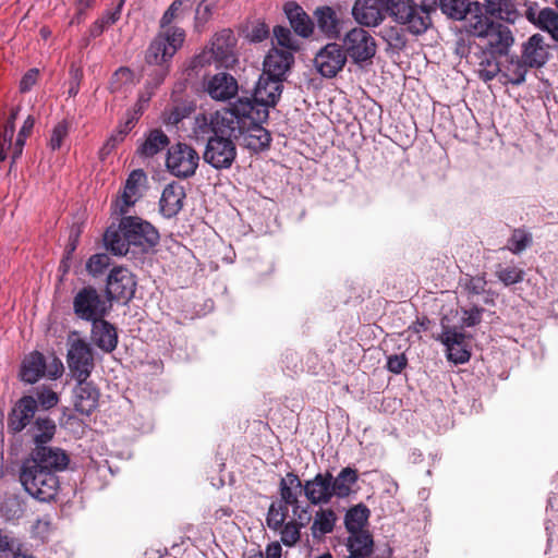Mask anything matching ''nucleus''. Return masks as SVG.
<instances>
[{
	"mask_svg": "<svg viewBox=\"0 0 558 558\" xmlns=\"http://www.w3.org/2000/svg\"><path fill=\"white\" fill-rule=\"evenodd\" d=\"M439 8L444 14L452 20H463L471 15L468 22L470 35L485 40L482 45L461 46L459 66H473L486 70L494 66L501 70L502 59L507 60L508 49L513 43L510 29L499 23H495L483 13L472 14L469 0H439Z\"/></svg>",
	"mask_w": 558,
	"mask_h": 558,
	"instance_id": "1",
	"label": "nucleus"
},
{
	"mask_svg": "<svg viewBox=\"0 0 558 558\" xmlns=\"http://www.w3.org/2000/svg\"><path fill=\"white\" fill-rule=\"evenodd\" d=\"M192 0H174L159 21V32L146 50L145 60L148 65L163 66L183 46L185 31L173 24L181 20L191 8Z\"/></svg>",
	"mask_w": 558,
	"mask_h": 558,
	"instance_id": "2",
	"label": "nucleus"
},
{
	"mask_svg": "<svg viewBox=\"0 0 558 558\" xmlns=\"http://www.w3.org/2000/svg\"><path fill=\"white\" fill-rule=\"evenodd\" d=\"M233 112L236 113L235 120L240 126V144L253 151L268 147L271 137L262 123L268 119L269 111L265 108L254 109L247 101H236Z\"/></svg>",
	"mask_w": 558,
	"mask_h": 558,
	"instance_id": "3",
	"label": "nucleus"
},
{
	"mask_svg": "<svg viewBox=\"0 0 558 558\" xmlns=\"http://www.w3.org/2000/svg\"><path fill=\"white\" fill-rule=\"evenodd\" d=\"M20 482L24 489L39 501L52 500L59 488L56 474L45 471L33 460H24L20 470Z\"/></svg>",
	"mask_w": 558,
	"mask_h": 558,
	"instance_id": "4",
	"label": "nucleus"
},
{
	"mask_svg": "<svg viewBox=\"0 0 558 558\" xmlns=\"http://www.w3.org/2000/svg\"><path fill=\"white\" fill-rule=\"evenodd\" d=\"M239 123H234V134L209 136L203 154L204 161L217 170L229 169L236 158V142L241 138Z\"/></svg>",
	"mask_w": 558,
	"mask_h": 558,
	"instance_id": "5",
	"label": "nucleus"
},
{
	"mask_svg": "<svg viewBox=\"0 0 558 558\" xmlns=\"http://www.w3.org/2000/svg\"><path fill=\"white\" fill-rule=\"evenodd\" d=\"M387 11L412 34L420 35L430 25L427 5L417 7L412 0H387Z\"/></svg>",
	"mask_w": 558,
	"mask_h": 558,
	"instance_id": "6",
	"label": "nucleus"
},
{
	"mask_svg": "<svg viewBox=\"0 0 558 558\" xmlns=\"http://www.w3.org/2000/svg\"><path fill=\"white\" fill-rule=\"evenodd\" d=\"M235 119L236 113L233 112V107L210 114L199 113L194 118L193 137L204 140L218 134H234V123H239Z\"/></svg>",
	"mask_w": 558,
	"mask_h": 558,
	"instance_id": "7",
	"label": "nucleus"
},
{
	"mask_svg": "<svg viewBox=\"0 0 558 558\" xmlns=\"http://www.w3.org/2000/svg\"><path fill=\"white\" fill-rule=\"evenodd\" d=\"M286 73L287 72H262L253 98H241L238 101H247L254 109L265 108L268 111V109L275 107L280 99Z\"/></svg>",
	"mask_w": 558,
	"mask_h": 558,
	"instance_id": "8",
	"label": "nucleus"
},
{
	"mask_svg": "<svg viewBox=\"0 0 558 558\" xmlns=\"http://www.w3.org/2000/svg\"><path fill=\"white\" fill-rule=\"evenodd\" d=\"M110 301L105 300L92 286L78 290L73 298V312L83 320L94 322L104 318L110 310Z\"/></svg>",
	"mask_w": 558,
	"mask_h": 558,
	"instance_id": "9",
	"label": "nucleus"
},
{
	"mask_svg": "<svg viewBox=\"0 0 558 558\" xmlns=\"http://www.w3.org/2000/svg\"><path fill=\"white\" fill-rule=\"evenodd\" d=\"M66 362L69 369L76 380L87 379L94 367V355L90 345L76 333L68 339Z\"/></svg>",
	"mask_w": 558,
	"mask_h": 558,
	"instance_id": "10",
	"label": "nucleus"
},
{
	"mask_svg": "<svg viewBox=\"0 0 558 558\" xmlns=\"http://www.w3.org/2000/svg\"><path fill=\"white\" fill-rule=\"evenodd\" d=\"M199 163L198 153L190 145L177 143L169 147L166 165L168 170L177 178L192 177Z\"/></svg>",
	"mask_w": 558,
	"mask_h": 558,
	"instance_id": "11",
	"label": "nucleus"
},
{
	"mask_svg": "<svg viewBox=\"0 0 558 558\" xmlns=\"http://www.w3.org/2000/svg\"><path fill=\"white\" fill-rule=\"evenodd\" d=\"M122 230L126 232V241L131 245L146 252L159 241V233L156 228L138 217L124 216L121 218Z\"/></svg>",
	"mask_w": 558,
	"mask_h": 558,
	"instance_id": "12",
	"label": "nucleus"
},
{
	"mask_svg": "<svg viewBox=\"0 0 558 558\" xmlns=\"http://www.w3.org/2000/svg\"><path fill=\"white\" fill-rule=\"evenodd\" d=\"M236 38L232 29L223 28L214 34L208 43V48L214 52L216 68L230 70L238 63L235 54Z\"/></svg>",
	"mask_w": 558,
	"mask_h": 558,
	"instance_id": "13",
	"label": "nucleus"
},
{
	"mask_svg": "<svg viewBox=\"0 0 558 558\" xmlns=\"http://www.w3.org/2000/svg\"><path fill=\"white\" fill-rule=\"evenodd\" d=\"M347 56L362 65L363 62L371 60L376 53V44L371 34L360 27H355L347 33L343 39Z\"/></svg>",
	"mask_w": 558,
	"mask_h": 558,
	"instance_id": "14",
	"label": "nucleus"
},
{
	"mask_svg": "<svg viewBox=\"0 0 558 558\" xmlns=\"http://www.w3.org/2000/svg\"><path fill=\"white\" fill-rule=\"evenodd\" d=\"M136 281L133 274L124 267H114L108 275L106 294L108 301H129L133 298Z\"/></svg>",
	"mask_w": 558,
	"mask_h": 558,
	"instance_id": "15",
	"label": "nucleus"
},
{
	"mask_svg": "<svg viewBox=\"0 0 558 558\" xmlns=\"http://www.w3.org/2000/svg\"><path fill=\"white\" fill-rule=\"evenodd\" d=\"M303 492V483L300 477L289 472L279 482L280 499L291 504L293 517H299L303 522L308 519L310 507L302 506L299 497Z\"/></svg>",
	"mask_w": 558,
	"mask_h": 558,
	"instance_id": "16",
	"label": "nucleus"
},
{
	"mask_svg": "<svg viewBox=\"0 0 558 558\" xmlns=\"http://www.w3.org/2000/svg\"><path fill=\"white\" fill-rule=\"evenodd\" d=\"M37 401L32 396H24L19 399L8 414V432L10 434L21 433L35 416Z\"/></svg>",
	"mask_w": 558,
	"mask_h": 558,
	"instance_id": "17",
	"label": "nucleus"
},
{
	"mask_svg": "<svg viewBox=\"0 0 558 558\" xmlns=\"http://www.w3.org/2000/svg\"><path fill=\"white\" fill-rule=\"evenodd\" d=\"M26 460L35 461L40 469L56 475L65 470L69 464V457L63 450L47 446H36Z\"/></svg>",
	"mask_w": 558,
	"mask_h": 558,
	"instance_id": "18",
	"label": "nucleus"
},
{
	"mask_svg": "<svg viewBox=\"0 0 558 558\" xmlns=\"http://www.w3.org/2000/svg\"><path fill=\"white\" fill-rule=\"evenodd\" d=\"M332 474L330 472L317 473L312 480L303 483V492L310 504L326 505L333 497L331 489Z\"/></svg>",
	"mask_w": 558,
	"mask_h": 558,
	"instance_id": "19",
	"label": "nucleus"
},
{
	"mask_svg": "<svg viewBox=\"0 0 558 558\" xmlns=\"http://www.w3.org/2000/svg\"><path fill=\"white\" fill-rule=\"evenodd\" d=\"M447 351V357L454 364H463L469 361L471 354L468 350L465 336L453 328L444 327L441 335L437 338Z\"/></svg>",
	"mask_w": 558,
	"mask_h": 558,
	"instance_id": "20",
	"label": "nucleus"
},
{
	"mask_svg": "<svg viewBox=\"0 0 558 558\" xmlns=\"http://www.w3.org/2000/svg\"><path fill=\"white\" fill-rule=\"evenodd\" d=\"M146 181V174L142 169L133 170L128 177L123 193L114 204V211L125 215L129 208L133 206L141 197V186Z\"/></svg>",
	"mask_w": 558,
	"mask_h": 558,
	"instance_id": "21",
	"label": "nucleus"
},
{
	"mask_svg": "<svg viewBox=\"0 0 558 558\" xmlns=\"http://www.w3.org/2000/svg\"><path fill=\"white\" fill-rule=\"evenodd\" d=\"M283 12L294 34L302 38H308L314 33V22L304 9L294 1L283 5Z\"/></svg>",
	"mask_w": 558,
	"mask_h": 558,
	"instance_id": "22",
	"label": "nucleus"
},
{
	"mask_svg": "<svg viewBox=\"0 0 558 558\" xmlns=\"http://www.w3.org/2000/svg\"><path fill=\"white\" fill-rule=\"evenodd\" d=\"M238 89L236 80L228 72L215 74L206 84V92L216 100H229L236 95Z\"/></svg>",
	"mask_w": 558,
	"mask_h": 558,
	"instance_id": "23",
	"label": "nucleus"
},
{
	"mask_svg": "<svg viewBox=\"0 0 558 558\" xmlns=\"http://www.w3.org/2000/svg\"><path fill=\"white\" fill-rule=\"evenodd\" d=\"M92 342L106 353L112 352L118 344L117 329L104 318L92 322Z\"/></svg>",
	"mask_w": 558,
	"mask_h": 558,
	"instance_id": "24",
	"label": "nucleus"
},
{
	"mask_svg": "<svg viewBox=\"0 0 558 558\" xmlns=\"http://www.w3.org/2000/svg\"><path fill=\"white\" fill-rule=\"evenodd\" d=\"M347 57L342 46L336 43L327 44L314 58L316 70H342Z\"/></svg>",
	"mask_w": 558,
	"mask_h": 558,
	"instance_id": "25",
	"label": "nucleus"
},
{
	"mask_svg": "<svg viewBox=\"0 0 558 558\" xmlns=\"http://www.w3.org/2000/svg\"><path fill=\"white\" fill-rule=\"evenodd\" d=\"M76 381L74 408L77 412L89 415L98 405L99 390L87 379Z\"/></svg>",
	"mask_w": 558,
	"mask_h": 558,
	"instance_id": "26",
	"label": "nucleus"
},
{
	"mask_svg": "<svg viewBox=\"0 0 558 558\" xmlns=\"http://www.w3.org/2000/svg\"><path fill=\"white\" fill-rule=\"evenodd\" d=\"M352 13L356 22L365 26H376L384 19L379 0H356Z\"/></svg>",
	"mask_w": 558,
	"mask_h": 558,
	"instance_id": "27",
	"label": "nucleus"
},
{
	"mask_svg": "<svg viewBox=\"0 0 558 558\" xmlns=\"http://www.w3.org/2000/svg\"><path fill=\"white\" fill-rule=\"evenodd\" d=\"M548 58L547 46L539 35H533L523 46L520 63L523 66L541 68Z\"/></svg>",
	"mask_w": 558,
	"mask_h": 558,
	"instance_id": "28",
	"label": "nucleus"
},
{
	"mask_svg": "<svg viewBox=\"0 0 558 558\" xmlns=\"http://www.w3.org/2000/svg\"><path fill=\"white\" fill-rule=\"evenodd\" d=\"M184 198L183 186L175 183L168 184L163 189L159 202L161 214L167 218L175 216L182 209Z\"/></svg>",
	"mask_w": 558,
	"mask_h": 558,
	"instance_id": "29",
	"label": "nucleus"
},
{
	"mask_svg": "<svg viewBox=\"0 0 558 558\" xmlns=\"http://www.w3.org/2000/svg\"><path fill=\"white\" fill-rule=\"evenodd\" d=\"M46 375L45 356L38 352H32L22 362L20 378L26 384H35Z\"/></svg>",
	"mask_w": 558,
	"mask_h": 558,
	"instance_id": "30",
	"label": "nucleus"
},
{
	"mask_svg": "<svg viewBox=\"0 0 558 558\" xmlns=\"http://www.w3.org/2000/svg\"><path fill=\"white\" fill-rule=\"evenodd\" d=\"M318 29L328 38L340 36V21L335 10L330 7H318L314 11Z\"/></svg>",
	"mask_w": 558,
	"mask_h": 558,
	"instance_id": "31",
	"label": "nucleus"
},
{
	"mask_svg": "<svg viewBox=\"0 0 558 558\" xmlns=\"http://www.w3.org/2000/svg\"><path fill=\"white\" fill-rule=\"evenodd\" d=\"M347 547L350 555L347 558H367L373 553L374 541L368 531L349 533Z\"/></svg>",
	"mask_w": 558,
	"mask_h": 558,
	"instance_id": "32",
	"label": "nucleus"
},
{
	"mask_svg": "<svg viewBox=\"0 0 558 558\" xmlns=\"http://www.w3.org/2000/svg\"><path fill=\"white\" fill-rule=\"evenodd\" d=\"M106 248L114 255H126L131 248V242L126 241V232L122 230L121 222L118 228L109 227L104 235Z\"/></svg>",
	"mask_w": 558,
	"mask_h": 558,
	"instance_id": "33",
	"label": "nucleus"
},
{
	"mask_svg": "<svg viewBox=\"0 0 558 558\" xmlns=\"http://www.w3.org/2000/svg\"><path fill=\"white\" fill-rule=\"evenodd\" d=\"M484 8L488 15L508 23H514L520 15L512 0H485Z\"/></svg>",
	"mask_w": 558,
	"mask_h": 558,
	"instance_id": "34",
	"label": "nucleus"
},
{
	"mask_svg": "<svg viewBox=\"0 0 558 558\" xmlns=\"http://www.w3.org/2000/svg\"><path fill=\"white\" fill-rule=\"evenodd\" d=\"M337 522V514L332 509H319L314 517L311 532L315 539H322L326 534L333 531Z\"/></svg>",
	"mask_w": 558,
	"mask_h": 558,
	"instance_id": "35",
	"label": "nucleus"
},
{
	"mask_svg": "<svg viewBox=\"0 0 558 558\" xmlns=\"http://www.w3.org/2000/svg\"><path fill=\"white\" fill-rule=\"evenodd\" d=\"M357 471L352 468H344L340 473L331 480V489L333 496L339 498L348 497L352 490V486L357 482Z\"/></svg>",
	"mask_w": 558,
	"mask_h": 558,
	"instance_id": "36",
	"label": "nucleus"
},
{
	"mask_svg": "<svg viewBox=\"0 0 558 558\" xmlns=\"http://www.w3.org/2000/svg\"><path fill=\"white\" fill-rule=\"evenodd\" d=\"M294 63V54L279 48H271L265 56L263 70H290Z\"/></svg>",
	"mask_w": 558,
	"mask_h": 558,
	"instance_id": "37",
	"label": "nucleus"
},
{
	"mask_svg": "<svg viewBox=\"0 0 558 558\" xmlns=\"http://www.w3.org/2000/svg\"><path fill=\"white\" fill-rule=\"evenodd\" d=\"M312 517L308 512V519L302 521L299 517H294L290 521H286L282 526L279 527L281 542L286 546H294L301 537V529L307 525Z\"/></svg>",
	"mask_w": 558,
	"mask_h": 558,
	"instance_id": "38",
	"label": "nucleus"
},
{
	"mask_svg": "<svg viewBox=\"0 0 558 558\" xmlns=\"http://www.w3.org/2000/svg\"><path fill=\"white\" fill-rule=\"evenodd\" d=\"M369 510L360 504L349 509L344 517V525L349 533L365 531L364 526L368 521Z\"/></svg>",
	"mask_w": 558,
	"mask_h": 558,
	"instance_id": "39",
	"label": "nucleus"
},
{
	"mask_svg": "<svg viewBox=\"0 0 558 558\" xmlns=\"http://www.w3.org/2000/svg\"><path fill=\"white\" fill-rule=\"evenodd\" d=\"M57 426L53 420L49 417H37L32 427L33 439L36 446H45L49 442L56 433Z\"/></svg>",
	"mask_w": 558,
	"mask_h": 558,
	"instance_id": "40",
	"label": "nucleus"
},
{
	"mask_svg": "<svg viewBox=\"0 0 558 558\" xmlns=\"http://www.w3.org/2000/svg\"><path fill=\"white\" fill-rule=\"evenodd\" d=\"M494 274L505 287L522 282L525 276V271L513 264H498L496 265Z\"/></svg>",
	"mask_w": 558,
	"mask_h": 558,
	"instance_id": "41",
	"label": "nucleus"
},
{
	"mask_svg": "<svg viewBox=\"0 0 558 558\" xmlns=\"http://www.w3.org/2000/svg\"><path fill=\"white\" fill-rule=\"evenodd\" d=\"M289 507L291 504L280 499L274 501L267 512L266 522L270 530L278 531L280 526L287 521Z\"/></svg>",
	"mask_w": 558,
	"mask_h": 558,
	"instance_id": "42",
	"label": "nucleus"
},
{
	"mask_svg": "<svg viewBox=\"0 0 558 558\" xmlns=\"http://www.w3.org/2000/svg\"><path fill=\"white\" fill-rule=\"evenodd\" d=\"M169 144L168 136L161 130H153L140 148L143 156L151 157Z\"/></svg>",
	"mask_w": 558,
	"mask_h": 558,
	"instance_id": "43",
	"label": "nucleus"
},
{
	"mask_svg": "<svg viewBox=\"0 0 558 558\" xmlns=\"http://www.w3.org/2000/svg\"><path fill=\"white\" fill-rule=\"evenodd\" d=\"M220 0H202L195 11L194 29L196 33H203L205 25L211 19L218 9Z\"/></svg>",
	"mask_w": 558,
	"mask_h": 558,
	"instance_id": "44",
	"label": "nucleus"
},
{
	"mask_svg": "<svg viewBox=\"0 0 558 558\" xmlns=\"http://www.w3.org/2000/svg\"><path fill=\"white\" fill-rule=\"evenodd\" d=\"M272 33L277 45L284 48L283 50L291 51L294 54V52L301 49V41L287 26L277 25L274 27Z\"/></svg>",
	"mask_w": 558,
	"mask_h": 558,
	"instance_id": "45",
	"label": "nucleus"
},
{
	"mask_svg": "<svg viewBox=\"0 0 558 558\" xmlns=\"http://www.w3.org/2000/svg\"><path fill=\"white\" fill-rule=\"evenodd\" d=\"M480 78L488 83L497 78L501 84L508 83L512 85H520L525 81V72H477Z\"/></svg>",
	"mask_w": 558,
	"mask_h": 558,
	"instance_id": "46",
	"label": "nucleus"
},
{
	"mask_svg": "<svg viewBox=\"0 0 558 558\" xmlns=\"http://www.w3.org/2000/svg\"><path fill=\"white\" fill-rule=\"evenodd\" d=\"M536 24L543 31L548 32L551 37L558 41V13L553 9L546 8L539 11Z\"/></svg>",
	"mask_w": 558,
	"mask_h": 558,
	"instance_id": "47",
	"label": "nucleus"
},
{
	"mask_svg": "<svg viewBox=\"0 0 558 558\" xmlns=\"http://www.w3.org/2000/svg\"><path fill=\"white\" fill-rule=\"evenodd\" d=\"M532 243V235L522 229H514L508 240L507 250L513 254H520Z\"/></svg>",
	"mask_w": 558,
	"mask_h": 558,
	"instance_id": "48",
	"label": "nucleus"
},
{
	"mask_svg": "<svg viewBox=\"0 0 558 558\" xmlns=\"http://www.w3.org/2000/svg\"><path fill=\"white\" fill-rule=\"evenodd\" d=\"M110 265V257L105 254H94L92 255L86 263V270L93 275L97 276L101 274L108 266Z\"/></svg>",
	"mask_w": 558,
	"mask_h": 558,
	"instance_id": "49",
	"label": "nucleus"
},
{
	"mask_svg": "<svg viewBox=\"0 0 558 558\" xmlns=\"http://www.w3.org/2000/svg\"><path fill=\"white\" fill-rule=\"evenodd\" d=\"M211 64L216 66V59L214 58V52L210 51L208 46H205L204 49L198 54L193 57L186 70H198L202 68L209 66Z\"/></svg>",
	"mask_w": 558,
	"mask_h": 558,
	"instance_id": "50",
	"label": "nucleus"
},
{
	"mask_svg": "<svg viewBox=\"0 0 558 558\" xmlns=\"http://www.w3.org/2000/svg\"><path fill=\"white\" fill-rule=\"evenodd\" d=\"M69 134V123L66 121H61L52 130L49 146L52 150L59 149L64 141V138Z\"/></svg>",
	"mask_w": 558,
	"mask_h": 558,
	"instance_id": "51",
	"label": "nucleus"
},
{
	"mask_svg": "<svg viewBox=\"0 0 558 558\" xmlns=\"http://www.w3.org/2000/svg\"><path fill=\"white\" fill-rule=\"evenodd\" d=\"M338 72H308L305 73L304 84L306 88L318 89L324 78H333Z\"/></svg>",
	"mask_w": 558,
	"mask_h": 558,
	"instance_id": "52",
	"label": "nucleus"
},
{
	"mask_svg": "<svg viewBox=\"0 0 558 558\" xmlns=\"http://www.w3.org/2000/svg\"><path fill=\"white\" fill-rule=\"evenodd\" d=\"M193 111V107L190 105H180L174 106L169 112L166 118V123L177 125L180 123L184 118L189 117L191 112Z\"/></svg>",
	"mask_w": 558,
	"mask_h": 558,
	"instance_id": "53",
	"label": "nucleus"
},
{
	"mask_svg": "<svg viewBox=\"0 0 558 558\" xmlns=\"http://www.w3.org/2000/svg\"><path fill=\"white\" fill-rule=\"evenodd\" d=\"M487 281L485 276H469L464 279L463 287L471 294H482L485 291Z\"/></svg>",
	"mask_w": 558,
	"mask_h": 558,
	"instance_id": "54",
	"label": "nucleus"
},
{
	"mask_svg": "<svg viewBox=\"0 0 558 558\" xmlns=\"http://www.w3.org/2000/svg\"><path fill=\"white\" fill-rule=\"evenodd\" d=\"M125 136L123 132H120L118 129L108 137L106 143L99 150V157L105 159L108 155L112 153V150L124 141Z\"/></svg>",
	"mask_w": 558,
	"mask_h": 558,
	"instance_id": "55",
	"label": "nucleus"
},
{
	"mask_svg": "<svg viewBox=\"0 0 558 558\" xmlns=\"http://www.w3.org/2000/svg\"><path fill=\"white\" fill-rule=\"evenodd\" d=\"M36 401L43 409L49 410L58 404L59 397L51 389L44 388L37 392Z\"/></svg>",
	"mask_w": 558,
	"mask_h": 558,
	"instance_id": "56",
	"label": "nucleus"
},
{
	"mask_svg": "<svg viewBox=\"0 0 558 558\" xmlns=\"http://www.w3.org/2000/svg\"><path fill=\"white\" fill-rule=\"evenodd\" d=\"M269 36V28L264 22H257L247 32L246 38L251 43H262Z\"/></svg>",
	"mask_w": 558,
	"mask_h": 558,
	"instance_id": "57",
	"label": "nucleus"
},
{
	"mask_svg": "<svg viewBox=\"0 0 558 558\" xmlns=\"http://www.w3.org/2000/svg\"><path fill=\"white\" fill-rule=\"evenodd\" d=\"M96 4V0H75V15L72 19V24H80L88 10L93 9Z\"/></svg>",
	"mask_w": 558,
	"mask_h": 558,
	"instance_id": "58",
	"label": "nucleus"
},
{
	"mask_svg": "<svg viewBox=\"0 0 558 558\" xmlns=\"http://www.w3.org/2000/svg\"><path fill=\"white\" fill-rule=\"evenodd\" d=\"M408 360L404 354L390 355L387 360V368L391 373L400 374L407 366Z\"/></svg>",
	"mask_w": 558,
	"mask_h": 558,
	"instance_id": "59",
	"label": "nucleus"
},
{
	"mask_svg": "<svg viewBox=\"0 0 558 558\" xmlns=\"http://www.w3.org/2000/svg\"><path fill=\"white\" fill-rule=\"evenodd\" d=\"M14 119L15 113H12L11 120L4 125L3 132L0 135V146H7L11 148L12 140L14 135Z\"/></svg>",
	"mask_w": 558,
	"mask_h": 558,
	"instance_id": "60",
	"label": "nucleus"
},
{
	"mask_svg": "<svg viewBox=\"0 0 558 558\" xmlns=\"http://www.w3.org/2000/svg\"><path fill=\"white\" fill-rule=\"evenodd\" d=\"M482 308L473 307L463 312V324L468 327L477 325L482 318Z\"/></svg>",
	"mask_w": 558,
	"mask_h": 558,
	"instance_id": "61",
	"label": "nucleus"
},
{
	"mask_svg": "<svg viewBox=\"0 0 558 558\" xmlns=\"http://www.w3.org/2000/svg\"><path fill=\"white\" fill-rule=\"evenodd\" d=\"M63 371V364L57 357H53L52 362L49 365L46 364V374L51 379L59 378L62 375Z\"/></svg>",
	"mask_w": 558,
	"mask_h": 558,
	"instance_id": "62",
	"label": "nucleus"
},
{
	"mask_svg": "<svg viewBox=\"0 0 558 558\" xmlns=\"http://www.w3.org/2000/svg\"><path fill=\"white\" fill-rule=\"evenodd\" d=\"M38 72H26L20 82V90L22 93L28 92L37 83Z\"/></svg>",
	"mask_w": 558,
	"mask_h": 558,
	"instance_id": "63",
	"label": "nucleus"
},
{
	"mask_svg": "<svg viewBox=\"0 0 558 558\" xmlns=\"http://www.w3.org/2000/svg\"><path fill=\"white\" fill-rule=\"evenodd\" d=\"M123 5V0L119 2L117 8L112 11L106 12L102 17L100 19L108 27L112 24H114L119 19L121 14V9Z\"/></svg>",
	"mask_w": 558,
	"mask_h": 558,
	"instance_id": "64",
	"label": "nucleus"
}]
</instances>
